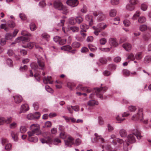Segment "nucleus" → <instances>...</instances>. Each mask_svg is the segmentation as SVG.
<instances>
[{
  "label": "nucleus",
  "instance_id": "nucleus-61",
  "mask_svg": "<svg viewBox=\"0 0 151 151\" xmlns=\"http://www.w3.org/2000/svg\"><path fill=\"white\" fill-rule=\"evenodd\" d=\"M75 19L73 17H70L69 19V22L70 24H75L76 22H75Z\"/></svg>",
  "mask_w": 151,
  "mask_h": 151
},
{
  "label": "nucleus",
  "instance_id": "nucleus-18",
  "mask_svg": "<svg viewBox=\"0 0 151 151\" xmlns=\"http://www.w3.org/2000/svg\"><path fill=\"white\" fill-rule=\"evenodd\" d=\"M40 141L42 143H46L47 144H50L52 142V139L49 136L45 138V139H41Z\"/></svg>",
  "mask_w": 151,
  "mask_h": 151
},
{
  "label": "nucleus",
  "instance_id": "nucleus-31",
  "mask_svg": "<svg viewBox=\"0 0 151 151\" xmlns=\"http://www.w3.org/2000/svg\"><path fill=\"white\" fill-rule=\"evenodd\" d=\"M142 57V52H138L135 55V59L137 60H140Z\"/></svg>",
  "mask_w": 151,
  "mask_h": 151
},
{
  "label": "nucleus",
  "instance_id": "nucleus-12",
  "mask_svg": "<svg viewBox=\"0 0 151 151\" xmlns=\"http://www.w3.org/2000/svg\"><path fill=\"white\" fill-rule=\"evenodd\" d=\"M66 3L71 6L75 7L78 5L79 2L78 0H68Z\"/></svg>",
  "mask_w": 151,
  "mask_h": 151
},
{
  "label": "nucleus",
  "instance_id": "nucleus-21",
  "mask_svg": "<svg viewBox=\"0 0 151 151\" xmlns=\"http://www.w3.org/2000/svg\"><path fill=\"white\" fill-rule=\"evenodd\" d=\"M115 119L116 120L118 123H121L125 119L123 117L122 114H118L116 115L115 117Z\"/></svg>",
  "mask_w": 151,
  "mask_h": 151
},
{
  "label": "nucleus",
  "instance_id": "nucleus-47",
  "mask_svg": "<svg viewBox=\"0 0 151 151\" xmlns=\"http://www.w3.org/2000/svg\"><path fill=\"white\" fill-rule=\"evenodd\" d=\"M81 141L79 138L76 139L74 141V145L75 146H78L81 143Z\"/></svg>",
  "mask_w": 151,
  "mask_h": 151
},
{
  "label": "nucleus",
  "instance_id": "nucleus-3",
  "mask_svg": "<svg viewBox=\"0 0 151 151\" xmlns=\"http://www.w3.org/2000/svg\"><path fill=\"white\" fill-rule=\"evenodd\" d=\"M54 6L55 9L62 11V12L63 14H66L68 12V10L67 8L63 5L59 0H56L54 2Z\"/></svg>",
  "mask_w": 151,
  "mask_h": 151
},
{
  "label": "nucleus",
  "instance_id": "nucleus-11",
  "mask_svg": "<svg viewBox=\"0 0 151 151\" xmlns=\"http://www.w3.org/2000/svg\"><path fill=\"white\" fill-rule=\"evenodd\" d=\"M95 137L93 139H91V141L93 143H95L98 142L99 140L102 143H104V139L101 137V136L99 135L97 133L94 134Z\"/></svg>",
  "mask_w": 151,
  "mask_h": 151
},
{
  "label": "nucleus",
  "instance_id": "nucleus-39",
  "mask_svg": "<svg viewBox=\"0 0 151 151\" xmlns=\"http://www.w3.org/2000/svg\"><path fill=\"white\" fill-rule=\"evenodd\" d=\"M42 37L44 38L45 39L47 40H49L50 37L49 35L47 33L44 32L41 35Z\"/></svg>",
  "mask_w": 151,
  "mask_h": 151
},
{
  "label": "nucleus",
  "instance_id": "nucleus-5",
  "mask_svg": "<svg viewBox=\"0 0 151 151\" xmlns=\"http://www.w3.org/2000/svg\"><path fill=\"white\" fill-rule=\"evenodd\" d=\"M45 61L42 59V57L38 56V69L41 70L40 72L39 73L41 74L42 73V74L44 76L45 73L44 72L43 70L45 69Z\"/></svg>",
  "mask_w": 151,
  "mask_h": 151
},
{
  "label": "nucleus",
  "instance_id": "nucleus-6",
  "mask_svg": "<svg viewBox=\"0 0 151 151\" xmlns=\"http://www.w3.org/2000/svg\"><path fill=\"white\" fill-rule=\"evenodd\" d=\"M93 14L95 17H97V20L99 21L104 20L106 18V15L102 12L99 11L94 12Z\"/></svg>",
  "mask_w": 151,
  "mask_h": 151
},
{
  "label": "nucleus",
  "instance_id": "nucleus-29",
  "mask_svg": "<svg viewBox=\"0 0 151 151\" xmlns=\"http://www.w3.org/2000/svg\"><path fill=\"white\" fill-rule=\"evenodd\" d=\"M30 66L32 69L34 70L35 72L37 71V65L36 63L33 62L30 64Z\"/></svg>",
  "mask_w": 151,
  "mask_h": 151
},
{
  "label": "nucleus",
  "instance_id": "nucleus-9",
  "mask_svg": "<svg viewBox=\"0 0 151 151\" xmlns=\"http://www.w3.org/2000/svg\"><path fill=\"white\" fill-rule=\"evenodd\" d=\"M107 87H104V88H97L95 89V93L97 97H99L101 99H103V96H102L103 93L105 90L107 89Z\"/></svg>",
  "mask_w": 151,
  "mask_h": 151
},
{
  "label": "nucleus",
  "instance_id": "nucleus-64",
  "mask_svg": "<svg viewBox=\"0 0 151 151\" xmlns=\"http://www.w3.org/2000/svg\"><path fill=\"white\" fill-rule=\"evenodd\" d=\"M88 48L86 47H83L81 49V51L83 53H86L88 51Z\"/></svg>",
  "mask_w": 151,
  "mask_h": 151
},
{
  "label": "nucleus",
  "instance_id": "nucleus-33",
  "mask_svg": "<svg viewBox=\"0 0 151 151\" xmlns=\"http://www.w3.org/2000/svg\"><path fill=\"white\" fill-rule=\"evenodd\" d=\"M116 11L114 9H113L110 10L109 12V16L111 17H114L116 15Z\"/></svg>",
  "mask_w": 151,
  "mask_h": 151
},
{
  "label": "nucleus",
  "instance_id": "nucleus-52",
  "mask_svg": "<svg viewBox=\"0 0 151 151\" xmlns=\"http://www.w3.org/2000/svg\"><path fill=\"white\" fill-rule=\"evenodd\" d=\"M52 142L54 145H56L59 143H60L61 141L59 138H56L53 140Z\"/></svg>",
  "mask_w": 151,
  "mask_h": 151
},
{
  "label": "nucleus",
  "instance_id": "nucleus-32",
  "mask_svg": "<svg viewBox=\"0 0 151 151\" xmlns=\"http://www.w3.org/2000/svg\"><path fill=\"white\" fill-rule=\"evenodd\" d=\"M7 24L8 26L11 28H13L15 26V23L12 20H9L8 21Z\"/></svg>",
  "mask_w": 151,
  "mask_h": 151
},
{
  "label": "nucleus",
  "instance_id": "nucleus-53",
  "mask_svg": "<svg viewBox=\"0 0 151 151\" xmlns=\"http://www.w3.org/2000/svg\"><path fill=\"white\" fill-rule=\"evenodd\" d=\"M35 45V43L33 42H29L27 44L26 47L30 49H31Z\"/></svg>",
  "mask_w": 151,
  "mask_h": 151
},
{
  "label": "nucleus",
  "instance_id": "nucleus-38",
  "mask_svg": "<svg viewBox=\"0 0 151 151\" xmlns=\"http://www.w3.org/2000/svg\"><path fill=\"white\" fill-rule=\"evenodd\" d=\"M146 20V18L144 16L139 17L138 19V22L140 23L145 22Z\"/></svg>",
  "mask_w": 151,
  "mask_h": 151
},
{
  "label": "nucleus",
  "instance_id": "nucleus-4",
  "mask_svg": "<svg viewBox=\"0 0 151 151\" xmlns=\"http://www.w3.org/2000/svg\"><path fill=\"white\" fill-rule=\"evenodd\" d=\"M143 119V115L142 110V109H139L136 113L133 114L131 118L132 120L135 121L139 120L141 122L142 121Z\"/></svg>",
  "mask_w": 151,
  "mask_h": 151
},
{
  "label": "nucleus",
  "instance_id": "nucleus-7",
  "mask_svg": "<svg viewBox=\"0 0 151 151\" xmlns=\"http://www.w3.org/2000/svg\"><path fill=\"white\" fill-rule=\"evenodd\" d=\"M65 145L67 147H71L72 145L74 144V139L70 136H69L67 139L64 140Z\"/></svg>",
  "mask_w": 151,
  "mask_h": 151
},
{
  "label": "nucleus",
  "instance_id": "nucleus-56",
  "mask_svg": "<svg viewBox=\"0 0 151 151\" xmlns=\"http://www.w3.org/2000/svg\"><path fill=\"white\" fill-rule=\"evenodd\" d=\"M123 24L125 26L128 27L130 24V22L129 20L125 19L123 21Z\"/></svg>",
  "mask_w": 151,
  "mask_h": 151
},
{
  "label": "nucleus",
  "instance_id": "nucleus-23",
  "mask_svg": "<svg viewBox=\"0 0 151 151\" xmlns=\"http://www.w3.org/2000/svg\"><path fill=\"white\" fill-rule=\"evenodd\" d=\"M14 101L17 104L21 103L22 100V98L19 95H17L15 96H13Z\"/></svg>",
  "mask_w": 151,
  "mask_h": 151
},
{
  "label": "nucleus",
  "instance_id": "nucleus-17",
  "mask_svg": "<svg viewBox=\"0 0 151 151\" xmlns=\"http://www.w3.org/2000/svg\"><path fill=\"white\" fill-rule=\"evenodd\" d=\"M76 88L79 90H82L85 91H86L87 93L91 92V90L89 88L87 87H83L81 84H79L77 87Z\"/></svg>",
  "mask_w": 151,
  "mask_h": 151
},
{
  "label": "nucleus",
  "instance_id": "nucleus-54",
  "mask_svg": "<svg viewBox=\"0 0 151 151\" xmlns=\"http://www.w3.org/2000/svg\"><path fill=\"white\" fill-rule=\"evenodd\" d=\"M6 63L9 66L12 67L13 66L12 61L10 58H8L6 60Z\"/></svg>",
  "mask_w": 151,
  "mask_h": 151
},
{
  "label": "nucleus",
  "instance_id": "nucleus-36",
  "mask_svg": "<svg viewBox=\"0 0 151 151\" xmlns=\"http://www.w3.org/2000/svg\"><path fill=\"white\" fill-rule=\"evenodd\" d=\"M61 50L65 51H69L71 50V47L69 45H65L61 47Z\"/></svg>",
  "mask_w": 151,
  "mask_h": 151
},
{
  "label": "nucleus",
  "instance_id": "nucleus-24",
  "mask_svg": "<svg viewBox=\"0 0 151 151\" xmlns=\"http://www.w3.org/2000/svg\"><path fill=\"white\" fill-rule=\"evenodd\" d=\"M11 136L14 141L17 142L18 140V135L17 132L14 131H11Z\"/></svg>",
  "mask_w": 151,
  "mask_h": 151
},
{
  "label": "nucleus",
  "instance_id": "nucleus-20",
  "mask_svg": "<svg viewBox=\"0 0 151 151\" xmlns=\"http://www.w3.org/2000/svg\"><path fill=\"white\" fill-rule=\"evenodd\" d=\"M107 25L104 23H101L99 24L96 27L99 29H100L101 31L105 29Z\"/></svg>",
  "mask_w": 151,
  "mask_h": 151
},
{
  "label": "nucleus",
  "instance_id": "nucleus-22",
  "mask_svg": "<svg viewBox=\"0 0 151 151\" xmlns=\"http://www.w3.org/2000/svg\"><path fill=\"white\" fill-rule=\"evenodd\" d=\"M122 47L127 51L130 50L132 48L131 45L127 42L124 43L122 45Z\"/></svg>",
  "mask_w": 151,
  "mask_h": 151
},
{
  "label": "nucleus",
  "instance_id": "nucleus-46",
  "mask_svg": "<svg viewBox=\"0 0 151 151\" xmlns=\"http://www.w3.org/2000/svg\"><path fill=\"white\" fill-rule=\"evenodd\" d=\"M111 48H109V47H106V48H101V47H99V50L103 52H109L110 51L111 49Z\"/></svg>",
  "mask_w": 151,
  "mask_h": 151
},
{
  "label": "nucleus",
  "instance_id": "nucleus-58",
  "mask_svg": "<svg viewBox=\"0 0 151 151\" xmlns=\"http://www.w3.org/2000/svg\"><path fill=\"white\" fill-rule=\"evenodd\" d=\"M17 125V123L16 122H14L10 124L9 127L11 129H14L16 127Z\"/></svg>",
  "mask_w": 151,
  "mask_h": 151
},
{
  "label": "nucleus",
  "instance_id": "nucleus-30",
  "mask_svg": "<svg viewBox=\"0 0 151 151\" xmlns=\"http://www.w3.org/2000/svg\"><path fill=\"white\" fill-rule=\"evenodd\" d=\"M119 134L121 137H125L127 135L126 131L124 129H121L119 131Z\"/></svg>",
  "mask_w": 151,
  "mask_h": 151
},
{
  "label": "nucleus",
  "instance_id": "nucleus-55",
  "mask_svg": "<svg viewBox=\"0 0 151 151\" xmlns=\"http://www.w3.org/2000/svg\"><path fill=\"white\" fill-rule=\"evenodd\" d=\"M142 37L145 40H147L150 38V35L149 34H146L143 35Z\"/></svg>",
  "mask_w": 151,
  "mask_h": 151
},
{
  "label": "nucleus",
  "instance_id": "nucleus-51",
  "mask_svg": "<svg viewBox=\"0 0 151 151\" xmlns=\"http://www.w3.org/2000/svg\"><path fill=\"white\" fill-rule=\"evenodd\" d=\"M70 29L73 32H77L78 31L79 28L77 27L73 26L70 27Z\"/></svg>",
  "mask_w": 151,
  "mask_h": 151
},
{
  "label": "nucleus",
  "instance_id": "nucleus-14",
  "mask_svg": "<svg viewBox=\"0 0 151 151\" xmlns=\"http://www.w3.org/2000/svg\"><path fill=\"white\" fill-rule=\"evenodd\" d=\"M29 109V108L28 104H24L22 105L20 108L19 113L25 112L28 111Z\"/></svg>",
  "mask_w": 151,
  "mask_h": 151
},
{
  "label": "nucleus",
  "instance_id": "nucleus-1",
  "mask_svg": "<svg viewBox=\"0 0 151 151\" xmlns=\"http://www.w3.org/2000/svg\"><path fill=\"white\" fill-rule=\"evenodd\" d=\"M135 136L138 139H140L142 137L140 132L137 129H133L132 131V134H129L127 137V141L130 143H134L136 142Z\"/></svg>",
  "mask_w": 151,
  "mask_h": 151
},
{
  "label": "nucleus",
  "instance_id": "nucleus-57",
  "mask_svg": "<svg viewBox=\"0 0 151 151\" xmlns=\"http://www.w3.org/2000/svg\"><path fill=\"white\" fill-rule=\"evenodd\" d=\"M45 90L48 92L50 93H52L53 92V90L48 85H46L45 86Z\"/></svg>",
  "mask_w": 151,
  "mask_h": 151
},
{
  "label": "nucleus",
  "instance_id": "nucleus-25",
  "mask_svg": "<svg viewBox=\"0 0 151 151\" xmlns=\"http://www.w3.org/2000/svg\"><path fill=\"white\" fill-rule=\"evenodd\" d=\"M92 18L91 16L88 14L86 15L85 17L86 20L88 21L89 25L91 26H92L93 24Z\"/></svg>",
  "mask_w": 151,
  "mask_h": 151
},
{
  "label": "nucleus",
  "instance_id": "nucleus-16",
  "mask_svg": "<svg viewBox=\"0 0 151 151\" xmlns=\"http://www.w3.org/2000/svg\"><path fill=\"white\" fill-rule=\"evenodd\" d=\"M109 42L110 45L114 47L117 46L118 43L116 39L114 38H110L109 40Z\"/></svg>",
  "mask_w": 151,
  "mask_h": 151
},
{
  "label": "nucleus",
  "instance_id": "nucleus-50",
  "mask_svg": "<svg viewBox=\"0 0 151 151\" xmlns=\"http://www.w3.org/2000/svg\"><path fill=\"white\" fill-rule=\"evenodd\" d=\"M52 126V123L50 121H47L45 124L44 126H43L44 128L50 127Z\"/></svg>",
  "mask_w": 151,
  "mask_h": 151
},
{
  "label": "nucleus",
  "instance_id": "nucleus-42",
  "mask_svg": "<svg viewBox=\"0 0 151 151\" xmlns=\"http://www.w3.org/2000/svg\"><path fill=\"white\" fill-rule=\"evenodd\" d=\"M93 29L95 30L94 32V33L96 35H98L99 33L101 31L100 29H99L98 28H97L96 26H93Z\"/></svg>",
  "mask_w": 151,
  "mask_h": 151
},
{
  "label": "nucleus",
  "instance_id": "nucleus-13",
  "mask_svg": "<svg viewBox=\"0 0 151 151\" xmlns=\"http://www.w3.org/2000/svg\"><path fill=\"white\" fill-rule=\"evenodd\" d=\"M27 118L29 120H34L38 118V112L34 114L30 113L27 116Z\"/></svg>",
  "mask_w": 151,
  "mask_h": 151
},
{
  "label": "nucleus",
  "instance_id": "nucleus-26",
  "mask_svg": "<svg viewBox=\"0 0 151 151\" xmlns=\"http://www.w3.org/2000/svg\"><path fill=\"white\" fill-rule=\"evenodd\" d=\"M80 27L81 29V32H86V30L88 29L89 26L85 24H83L80 26Z\"/></svg>",
  "mask_w": 151,
  "mask_h": 151
},
{
  "label": "nucleus",
  "instance_id": "nucleus-49",
  "mask_svg": "<svg viewBox=\"0 0 151 151\" xmlns=\"http://www.w3.org/2000/svg\"><path fill=\"white\" fill-rule=\"evenodd\" d=\"M107 42L106 39L102 38L100 39L99 40V42L101 45H105Z\"/></svg>",
  "mask_w": 151,
  "mask_h": 151
},
{
  "label": "nucleus",
  "instance_id": "nucleus-27",
  "mask_svg": "<svg viewBox=\"0 0 151 151\" xmlns=\"http://www.w3.org/2000/svg\"><path fill=\"white\" fill-rule=\"evenodd\" d=\"M126 8L129 11H132L135 9V6L130 3L126 5Z\"/></svg>",
  "mask_w": 151,
  "mask_h": 151
},
{
  "label": "nucleus",
  "instance_id": "nucleus-41",
  "mask_svg": "<svg viewBox=\"0 0 151 151\" xmlns=\"http://www.w3.org/2000/svg\"><path fill=\"white\" fill-rule=\"evenodd\" d=\"M6 24H2L0 25V28L1 29H4L6 31H7L9 30V28L6 27Z\"/></svg>",
  "mask_w": 151,
  "mask_h": 151
},
{
  "label": "nucleus",
  "instance_id": "nucleus-63",
  "mask_svg": "<svg viewBox=\"0 0 151 151\" xmlns=\"http://www.w3.org/2000/svg\"><path fill=\"white\" fill-rule=\"evenodd\" d=\"M66 39H60L59 42V43L60 45H62L65 44L66 43Z\"/></svg>",
  "mask_w": 151,
  "mask_h": 151
},
{
  "label": "nucleus",
  "instance_id": "nucleus-40",
  "mask_svg": "<svg viewBox=\"0 0 151 151\" xmlns=\"http://www.w3.org/2000/svg\"><path fill=\"white\" fill-rule=\"evenodd\" d=\"M147 26L146 25L143 24L141 25L139 27V30L141 31H145L147 29Z\"/></svg>",
  "mask_w": 151,
  "mask_h": 151
},
{
  "label": "nucleus",
  "instance_id": "nucleus-48",
  "mask_svg": "<svg viewBox=\"0 0 151 151\" xmlns=\"http://www.w3.org/2000/svg\"><path fill=\"white\" fill-rule=\"evenodd\" d=\"M4 123H6L7 124H9L12 121V118L11 117H8L7 118H4Z\"/></svg>",
  "mask_w": 151,
  "mask_h": 151
},
{
  "label": "nucleus",
  "instance_id": "nucleus-37",
  "mask_svg": "<svg viewBox=\"0 0 151 151\" xmlns=\"http://www.w3.org/2000/svg\"><path fill=\"white\" fill-rule=\"evenodd\" d=\"M7 53L9 57L13 56L15 55V53L14 51L11 49L8 50Z\"/></svg>",
  "mask_w": 151,
  "mask_h": 151
},
{
  "label": "nucleus",
  "instance_id": "nucleus-43",
  "mask_svg": "<svg viewBox=\"0 0 151 151\" xmlns=\"http://www.w3.org/2000/svg\"><path fill=\"white\" fill-rule=\"evenodd\" d=\"M128 109L130 111L133 112L136 110L137 109L135 106H130L129 107Z\"/></svg>",
  "mask_w": 151,
  "mask_h": 151
},
{
  "label": "nucleus",
  "instance_id": "nucleus-45",
  "mask_svg": "<svg viewBox=\"0 0 151 151\" xmlns=\"http://www.w3.org/2000/svg\"><path fill=\"white\" fill-rule=\"evenodd\" d=\"M98 123L100 125H102L104 124V121L103 118L101 116L98 117Z\"/></svg>",
  "mask_w": 151,
  "mask_h": 151
},
{
  "label": "nucleus",
  "instance_id": "nucleus-35",
  "mask_svg": "<svg viewBox=\"0 0 151 151\" xmlns=\"http://www.w3.org/2000/svg\"><path fill=\"white\" fill-rule=\"evenodd\" d=\"M81 45L80 43L77 42H75L72 43V47L75 48H79Z\"/></svg>",
  "mask_w": 151,
  "mask_h": 151
},
{
  "label": "nucleus",
  "instance_id": "nucleus-8",
  "mask_svg": "<svg viewBox=\"0 0 151 151\" xmlns=\"http://www.w3.org/2000/svg\"><path fill=\"white\" fill-rule=\"evenodd\" d=\"M21 34L22 35L25 37H18L17 38L18 40L26 41L29 40L30 39L29 37L31 36V34L25 31H22Z\"/></svg>",
  "mask_w": 151,
  "mask_h": 151
},
{
  "label": "nucleus",
  "instance_id": "nucleus-15",
  "mask_svg": "<svg viewBox=\"0 0 151 151\" xmlns=\"http://www.w3.org/2000/svg\"><path fill=\"white\" fill-rule=\"evenodd\" d=\"M52 78L51 76L45 77L43 79V82L45 84L48 83L52 84L53 83V81L52 80Z\"/></svg>",
  "mask_w": 151,
  "mask_h": 151
},
{
  "label": "nucleus",
  "instance_id": "nucleus-19",
  "mask_svg": "<svg viewBox=\"0 0 151 151\" xmlns=\"http://www.w3.org/2000/svg\"><path fill=\"white\" fill-rule=\"evenodd\" d=\"M122 73L123 75L126 76H129L132 75H136L137 73L135 71L130 73V72L127 69H124L122 71Z\"/></svg>",
  "mask_w": 151,
  "mask_h": 151
},
{
  "label": "nucleus",
  "instance_id": "nucleus-62",
  "mask_svg": "<svg viewBox=\"0 0 151 151\" xmlns=\"http://www.w3.org/2000/svg\"><path fill=\"white\" fill-rule=\"evenodd\" d=\"M30 28L32 31H34L36 29V27L34 23H32L30 25Z\"/></svg>",
  "mask_w": 151,
  "mask_h": 151
},
{
  "label": "nucleus",
  "instance_id": "nucleus-10",
  "mask_svg": "<svg viewBox=\"0 0 151 151\" xmlns=\"http://www.w3.org/2000/svg\"><path fill=\"white\" fill-rule=\"evenodd\" d=\"M111 139H113L112 140V142L113 143V144L115 145L117 144V143L116 142L119 144L120 145H121L124 143V141L120 139L119 138H116L115 135L114 134L112 135L111 136ZM120 145L119 147H120Z\"/></svg>",
  "mask_w": 151,
  "mask_h": 151
},
{
  "label": "nucleus",
  "instance_id": "nucleus-2",
  "mask_svg": "<svg viewBox=\"0 0 151 151\" xmlns=\"http://www.w3.org/2000/svg\"><path fill=\"white\" fill-rule=\"evenodd\" d=\"M30 128L31 132H28L29 136L28 139L30 142H37L38 141L37 137L34 138L31 136L34 134H38V125L37 124H33L30 126Z\"/></svg>",
  "mask_w": 151,
  "mask_h": 151
},
{
  "label": "nucleus",
  "instance_id": "nucleus-34",
  "mask_svg": "<svg viewBox=\"0 0 151 151\" xmlns=\"http://www.w3.org/2000/svg\"><path fill=\"white\" fill-rule=\"evenodd\" d=\"M140 14V12L139 11H137L135 13L133 16L132 19L133 20L137 19V18L139 17Z\"/></svg>",
  "mask_w": 151,
  "mask_h": 151
},
{
  "label": "nucleus",
  "instance_id": "nucleus-28",
  "mask_svg": "<svg viewBox=\"0 0 151 151\" xmlns=\"http://www.w3.org/2000/svg\"><path fill=\"white\" fill-rule=\"evenodd\" d=\"M98 103L94 100H91L88 102V105L89 106H92L95 105H98Z\"/></svg>",
  "mask_w": 151,
  "mask_h": 151
},
{
  "label": "nucleus",
  "instance_id": "nucleus-60",
  "mask_svg": "<svg viewBox=\"0 0 151 151\" xmlns=\"http://www.w3.org/2000/svg\"><path fill=\"white\" fill-rule=\"evenodd\" d=\"M27 131V129L26 127L24 126L21 127L20 128V131L22 133H25Z\"/></svg>",
  "mask_w": 151,
  "mask_h": 151
},
{
  "label": "nucleus",
  "instance_id": "nucleus-44",
  "mask_svg": "<svg viewBox=\"0 0 151 151\" xmlns=\"http://www.w3.org/2000/svg\"><path fill=\"white\" fill-rule=\"evenodd\" d=\"M75 20L76 21V22L78 23L79 24L81 23L83 21V18L81 17H77L75 19Z\"/></svg>",
  "mask_w": 151,
  "mask_h": 151
},
{
  "label": "nucleus",
  "instance_id": "nucleus-59",
  "mask_svg": "<svg viewBox=\"0 0 151 151\" xmlns=\"http://www.w3.org/2000/svg\"><path fill=\"white\" fill-rule=\"evenodd\" d=\"M13 37V35L11 33H7L5 35V38L6 40L11 39Z\"/></svg>",
  "mask_w": 151,
  "mask_h": 151
}]
</instances>
